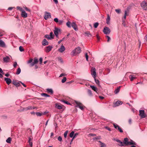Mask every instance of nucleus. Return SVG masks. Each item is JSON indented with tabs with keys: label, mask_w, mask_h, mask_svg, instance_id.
I'll use <instances>...</instances> for the list:
<instances>
[{
	"label": "nucleus",
	"mask_w": 147,
	"mask_h": 147,
	"mask_svg": "<svg viewBox=\"0 0 147 147\" xmlns=\"http://www.w3.org/2000/svg\"><path fill=\"white\" fill-rule=\"evenodd\" d=\"M130 142V143L131 142V143H132L133 144H131L130 145H136V143L135 142H134L132 140H131L130 142Z\"/></svg>",
	"instance_id": "obj_52"
},
{
	"label": "nucleus",
	"mask_w": 147,
	"mask_h": 147,
	"mask_svg": "<svg viewBox=\"0 0 147 147\" xmlns=\"http://www.w3.org/2000/svg\"><path fill=\"white\" fill-rule=\"evenodd\" d=\"M25 9L26 11H30V10L28 9V8H27V7H26L25 8Z\"/></svg>",
	"instance_id": "obj_64"
},
{
	"label": "nucleus",
	"mask_w": 147,
	"mask_h": 147,
	"mask_svg": "<svg viewBox=\"0 0 147 147\" xmlns=\"http://www.w3.org/2000/svg\"><path fill=\"white\" fill-rule=\"evenodd\" d=\"M128 139L126 138L124 139V141H123V144L126 145H128L129 144H133L132 143H130L128 141Z\"/></svg>",
	"instance_id": "obj_11"
},
{
	"label": "nucleus",
	"mask_w": 147,
	"mask_h": 147,
	"mask_svg": "<svg viewBox=\"0 0 147 147\" xmlns=\"http://www.w3.org/2000/svg\"><path fill=\"white\" fill-rule=\"evenodd\" d=\"M19 49L20 51L21 52H22L24 51V49H23V47L21 46H20L19 47Z\"/></svg>",
	"instance_id": "obj_44"
},
{
	"label": "nucleus",
	"mask_w": 147,
	"mask_h": 147,
	"mask_svg": "<svg viewBox=\"0 0 147 147\" xmlns=\"http://www.w3.org/2000/svg\"><path fill=\"white\" fill-rule=\"evenodd\" d=\"M63 22V21H62L59 20V22H58L59 24L61 25L62 24Z\"/></svg>",
	"instance_id": "obj_58"
},
{
	"label": "nucleus",
	"mask_w": 147,
	"mask_h": 147,
	"mask_svg": "<svg viewBox=\"0 0 147 147\" xmlns=\"http://www.w3.org/2000/svg\"><path fill=\"white\" fill-rule=\"evenodd\" d=\"M74 131H72L69 134V136L71 138L73 137H74Z\"/></svg>",
	"instance_id": "obj_38"
},
{
	"label": "nucleus",
	"mask_w": 147,
	"mask_h": 147,
	"mask_svg": "<svg viewBox=\"0 0 147 147\" xmlns=\"http://www.w3.org/2000/svg\"><path fill=\"white\" fill-rule=\"evenodd\" d=\"M110 17L108 14H107V18L106 19V23L107 24H109L110 23Z\"/></svg>",
	"instance_id": "obj_22"
},
{
	"label": "nucleus",
	"mask_w": 147,
	"mask_h": 147,
	"mask_svg": "<svg viewBox=\"0 0 147 147\" xmlns=\"http://www.w3.org/2000/svg\"><path fill=\"white\" fill-rule=\"evenodd\" d=\"M22 16L24 18H26L28 16L27 13L24 10H22L21 13Z\"/></svg>",
	"instance_id": "obj_18"
},
{
	"label": "nucleus",
	"mask_w": 147,
	"mask_h": 147,
	"mask_svg": "<svg viewBox=\"0 0 147 147\" xmlns=\"http://www.w3.org/2000/svg\"><path fill=\"white\" fill-rule=\"evenodd\" d=\"M58 140L60 142H61L62 140V138L61 136H59L57 138Z\"/></svg>",
	"instance_id": "obj_50"
},
{
	"label": "nucleus",
	"mask_w": 147,
	"mask_h": 147,
	"mask_svg": "<svg viewBox=\"0 0 147 147\" xmlns=\"http://www.w3.org/2000/svg\"><path fill=\"white\" fill-rule=\"evenodd\" d=\"M44 37H45V38H47L48 39H49V40H51V38H50V37L49 36V35L48 34L45 35V36Z\"/></svg>",
	"instance_id": "obj_43"
},
{
	"label": "nucleus",
	"mask_w": 147,
	"mask_h": 147,
	"mask_svg": "<svg viewBox=\"0 0 147 147\" xmlns=\"http://www.w3.org/2000/svg\"><path fill=\"white\" fill-rule=\"evenodd\" d=\"M60 31L61 30L60 29H59L57 28H55V29L54 30V34L55 35L57 38H58L59 33V32H60Z\"/></svg>",
	"instance_id": "obj_6"
},
{
	"label": "nucleus",
	"mask_w": 147,
	"mask_h": 147,
	"mask_svg": "<svg viewBox=\"0 0 147 147\" xmlns=\"http://www.w3.org/2000/svg\"><path fill=\"white\" fill-rule=\"evenodd\" d=\"M21 69L19 67L17 69V71L16 72V74L17 75L19 74L21 72Z\"/></svg>",
	"instance_id": "obj_37"
},
{
	"label": "nucleus",
	"mask_w": 147,
	"mask_h": 147,
	"mask_svg": "<svg viewBox=\"0 0 147 147\" xmlns=\"http://www.w3.org/2000/svg\"><path fill=\"white\" fill-rule=\"evenodd\" d=\"M41 96H45V97H50L49 95L45 93H42V94H41Z\"/></svg>",
	"instance_id": "obj_32"
},
{
	"label": "nucleus",
	"mask_w": 147,
	"mask_h": 147,
	"mask_svg": "<svg viewBox=\"0 0 147 147\" xmlns=\"http://www.w3.org/2000/svg\"><path fill=\"white\" fill-rule=\"evenodd\" d=\"M76 107H79L81 110L84 109V105L80 102L77 101H76Z\"/></svg>",
	"instance_id": "obj_5"
},
{
	"label": "nucleus",
	"mask_w": 147,
	"mask_h": 147,
	"mask_svg": "<svg viewBox=\"0 0 147 147\" xmlns=\"http://www.w3.org/2000/svg\"><path fill=\"white\" fill-rule=\"evenodd\" d=\"M58 61L60 63H62L63 62V61L61 57H58Z\"/></svg>",
	"instance_id": "obj_51"
},
{
	"label": "nucleus",
	"mask_w": 147,
	"mask_h": 147,
	"mask_svg": "<svg viewBox=\"0 0 147 147\" xmlns=\"http://www.w3.org/2000/svg\"><path fill=\"white\" fill-rule=\"evenodd\" d=\"M91 75L94 78L96 77V69L95 68L92 67L91 69Z\"/></svg>",
	"instance_id": "obj_7"
},
{
	"label": "nucleus",
	"mask_w": 147,
	"mask_h": 147,
	"mask_svg": "<svg viewBox=\"0 0 147 147\" xmlns=\"http://www.w3.org/2000/svg\"><path fill=\"white\" fill-rule=\"evenodd\" d=\"M4 80L6 81L7 84L9 85L11 82V79L9 78H5Z\"/></svg>",
	"instance_id": "obj_19"
},
{
	"label": "nucleus",
	"mask_w": 147,
	"mask_h": 147,
	"mask_svg": "<svg viewBox=\"0 0 147 147\" xmlns=\"http://www.w3.org/2000/svg\"><path fill=\"white\" fill-rule=\"evenodd\" d=\"M121 103V102L119 101H118L115 102L114 104V105L115 107L118 106L121 104H122V103Z\"/></svg>",
	"instance_id": "obj_26"
},
{
	"label": "nucleus",
	"mask_w": 147,
	"mask_h": 147,
	"mask_svg": "<svg viewBox=\"0 0 147 147\" xmlns=\"http://www.w3.org/2000/svg\"><path fill=\"white\" fill-rule=\"evenodd\" d=\"M33 60V59H31L27 61V63L28 64L30 63L29 65L30 67H31L34 66L35 64H37L38 62V59L36 57L34 58V59L33 62H32Z\"/></svg>",
	"instance_id": "obj_1"
},
{
	"label": "nucleus",
	"mask_w": 147,
	"mask_h": 147,
	"mask_svg": "<svg viewBox=\"0 0 147 147\" xmlns=\"http://www.w3.org/2000/svg\"><path fill=\"white\" fill-rule=\"evenodd\" d=\"M106 37L107 38L108 40H107V42H109L110 41V40H111V38L109 36H106Z\"/></svg>",
	"instance_id": "obj_55"
},
{
	"label": "nucleus",
	"mask_w": 147,
	"mask_h": 147,
	"mask_svg": "<svg viewBox=\"0 0 147 147\" xmlns=\"http://www.w3.org/2000/svg\"><path fill=\"white\" fill-rule=\"evenodd\" d=\"M46 90L47 92L49 93H50L51 94H52L53 93V90L51 89L47 88Z\"/></svg>",
	"instance_id": "obj_31"
},
{
	"label": "nucleus",
	"mask_w": 147,
	"mask_h": 147,
	"mask_svg": "<svg viewBox=\"0 0 147 147\" xmlns=\"http://www.w3.org/2000/svg\"><path fill=\"white\" fill-rule=\"evenodd\" d=\"M68 132V131L67 130L66 131L64 132V137L65 138H67Z\"/></svg>",
	"instance_id": "obj_41"
},
{
	"label": "nucleus",
	"mask_w": 147,
	"mask_h": 147,
	"mask_svg": "<svg viewBox=\"0 0 147 147\" xmlns=\"http://www.w3.org/2000/svg\"><path fill=\"white\" fill-rule=\"evenodd\" d=\"M55 107L58 109H61L62 108V105H59L57 103L55 104Z\"/></svg>",
	"instance_id": "obj_25"
},
{
	"label": "nucleus",
	"mask_w": 147,
	"mask_h": 147,
	"mask_svg": "<svg viewBox=\"0 0 147 147\" xmlns=\"http://www.w3.org/2000/svg\"><path fill=\"white\" fill-rule=\"evenodd\" d=\"M17 65V62H15L13 64V66L14 67H16Z\"/></svg>",
	"instance_id": "obj_62"
},
{
	"label": "nucleus",
	"mask_w": 147,
	"mask_h": 147,
	"mask_svg": "<svg viewBox=\"0 0 147 147\" xmlns=\"http://www.w3.org/2000/svg\"><path fill=\"white\" fill-rule=\"evenodd\" d=\"M85 55L86 60L87 61H88V56L87 53H85Z\"/></svg>",
	"instance_id": "obj_47"
},
{
	"label": "nucleus",
	"mask_w": 147,
	"mask_h": 147,
	"mask_svg": "<svg viewBox=\"0 0 147 147\" xmlns=\"http://www.w3.org/2000/svg\"><path fill=\"white\" fill-rule=\"evenodd\" d=\"M71 26L75 31L78 30L77 26L75 22H73L71 24Z\"/></svg>",
	"instance_id": "obj_14"
},
{
	"label": "nucleus",
	"mask_w": 147,
	"mask_h": 147,
	"mask_svg": "<svg viewBox=\"0 0 147 147\" xmlns=\"http://www.w3.org/2000/svg\"><path fill=\"white\" fill-rule=\"evenodd\" d=\"M65 74H64L63 73H62L61 74H60V75L59 77H61L63 76H65Z\"/></svg>",
	"instance_id": "obj_61"
},
{
	"label": "nucleus",
	"mask_w": 147,
	"mask_h": 147,
	"mask_svg": "<svg viewBox=\"0 0 147 147\" xmlns=\"http://www.w3.org/2000/svg\"><path fill=\"white\" fill-rule=\"evenodd\" d=\"M44 17L45 19L46 20H47L49 18H51V16L50 13L47 11H45Z\"/></svg>",
	"instance_id": "obj_10"
},
{
	"label": "nucleus",
	"mask_w": 147,
	"mask_h": 147,
	"mask_svg": "<svg viewBox=\"0 0 147 147\" xmlns=\"http://www.w3.org/2000/svg\"><path fill=\"white\" fill-rule=\"evenodd\" d=\"M20 82H16V80H13L12 81V83L14 85L16 86V87H18L19 86L20 84Z\"/></svg>",
	"instance_id": "obj_16"
},
{
	"label": "nucleus",
	"mask_w": 147,
	"mask_h": 147,
	"mask_svg": "<svg viewBox=\"0 0 147 147\" xmlns=\"http://www.w3.org/2000/svg\"><path fill=\"white\" fill-rule=\"evenodd\" d=\"M90 87L92 88V89L94 91L96 92H97L98 89L96 87L94 86H90Z\"/></svg>",
	"instance_id": "obj_27"
},
{
	"label": "nucleus",
	"mask_w": 147,
	"mask_h": 147,
	"mask_svg": "<svg viewBox=\"0 0 147 147\" xmlns=\"http://www.w3.org/2000/svg\"><path fill=\"white\" fill-rule=\"evenodd\" d=\"M32 106H29L26 107L22 108V111H27L29 110H32Z\"/></svg>",
	"instance_id": "obj_17"
},
{
	"label": "nucleus",
	"mask_w": 147,
	"mask_h": 147,
	"mask_svg": "<svg viewBox=\"0 0 147 147\" xmlns=\"http://www.w3.org/2000/svg\"><path fill=\"white\" fill-rule=\"evenodd\" d=\"M66 25L67 26L69 27V28H71V23L70 22L68 21L66 23Z\"/></svg>",
	"instance_id": "obj_42"
},
{
	"label": "nucleus",
	"mask_w": 147,
	"mask_h": 147,
	"mask_svg": "<svg viewBox=\"0 0 147 147\" xmlns=\"http://www.w3.org/2000/svg\"><path fill=\"white\" fill-rule=\"evenodd\" d=\"M118 142H119V145L120 146H125L123 144V142H122L120 140L118 141Z\"/></svg>",
	"instance_id": "obj_30"
},
{
	"label": "nucleus",
	"mask_w": 147,
	"mask_h": 147,
	"mask_svg": "<svg viewBox=\"0 0 147 147\" xmlns=\"http://www.w3.org/2000/svg\"><path fill=\"white\" fill-rule=\"evenodd\" d=\"M100 138V137H94L93 138V140H98Z\"/></svg>",
	"instance_id": "obj_54"
},
{
	"label": "nucleus",
	"mask_w": 147,
	"mask_h": 147,
	"mask_svg": "<svg viewBox=\"0 0 147 147\" xmlns=\"http://www.w3.org/2000/svg\"><path fill=\"white\" fill-rule=\"evenodd\" d=\"M49 36L51 39L54 38V35H53V33L52 32H51L50 33Z\"/></svg>",
	"instance_id": "obj_33"
},
{
	"label": "nucleus",
	"mask_w": 147,
	"mask_h": 147,
	"mask_svg": "<svg viewBox=\"0 0 147 147\" xmlns=\"http://www.w3.org/2000/svg\"><path fill=\"white\" fill-rule=\"evenodd\" d=\"M11 138L10 137H9L6 140V142L8 143H11Z\"/></svg>",
	"instance_id": "obj_35"
},
{
	"label": "nucleus",
	"mask_w": 147,
	"mask_h": 147,
	"mask_svg": "<svg viewBox=\"0 0 147 147\" xmlns=\"http://www.w3.org/2000/svg\"><path fill=\"white\" fill-rule=\"evenodd\" d=\"M48 112L46 111L44 112L43 113H42V115H46V114L47 113H48Z\"/></svg>",
	"instance_id": "obj_60"
},
{
	"label": "nucleus",
	"mask_w": 147,
	"mask_h": 147,
	"mask_svg": "<svg viewBox=\"0 0 147 147\" xmlns=\"http://www.w3.org/2000/svg\"><path fill=\"white\" fill-rule=\"evenodd\" d=\"M139 115L141 119L145 118L146 116V115L145 114L144 111V110H139Z\"/></svg>",
	"instance_id": "obj_3"
},
{
	"label": "nucleus",
	"mask_w": 147,
	"mask_h": 147,
	"mask_svg": "<svg viewBox=\"0 0 147 147\" xmlns=\"http://www.w3.org/2000/svg\"><path fill=\"white\" fill-rule=\"evenodd\" d=\"M78 135V133H76L75 134H74V137L75 138Z\"/></svg>",
	"instance_id": "obj_59"
},
{
	"label": "nucleus",
	"mask_w": 147,
	"mask_h": 147,
	"mask_svg": "<svg viewBox=\"0 0 147 147\" xmlns=\"http://www.w3.org/2000/svg\"><path fill=\"white\" fill-rule=\"evenodd\" d=\"M49 44L48 42L45 39H44L42 42V44L44 46H45L48 45Z\"/></svg>",
	"instance_id": "obj_20"
},
{
	"label": "nucleus",
	"mask_w": 147,
	"mask_h": 147,
	"mask_svg": "<svg viewBox=\"0 0 147 147\" xmlns=\"http://www.w3.org/2000/svg\"><path fill=\"white\" fill-rule=\"evenodd\" d=\"M10 60V57L8 56H6L3 58V60L5 62H9Z\"/></svg>",
	"instance_id": "obj_13"
},
{
	"label": "nucleus",
	"mask_w": 147,
	"mask_h": 147,
	"mask_svg": "<svg viewBox=\"0 0 147 147\" xmlns=\"http://www.w3.org/2000/svg\"><path fill=\"white\" fill-rule=\"evenodd\" d=\"M94 79L96 83V84L99 86H100V85L99 84V81L98 80H97L96 79V78H94Z\"/></svg>",
	"instance_id": "obj_29"
},
{
	"label": "nucleus",
	"mask_w": 147,
	"mask_h": 147,
	"mask_svg": "<svg viewBox=\"0 0 147 147\" xmlns=\"http://www.w3.org/2000/svg\"><path fill=\"white\" fill-rule=\"evenodd\" d=\"M103 31L104 33L106 34H109L111 32V30L109 28L106 26L104 28Z\"/></svg>",
	"instance_id": "obj_4"
},
{
	"label": "nucleus",
	"mask_w": 147,
	"mask_h": 147,
	"mask_svg": "<svg viewBox=\"0 0 147 147\" xmlns=\"http://www.w3.org/2000/svg\"><path fill=\"white\" fill-rule=\"evenodd\" d=\"M65 50V47L63 45H62L61 46L60 48L58 49V51L61 53H63Z\"/></svg>",
	"instance_id": "obj_15"
},
{
	"label": "nucleus",
	"mask_w": 147,
	"mask_h": 147,
	"mask_svg": "<svg viewBox=\"0 0 147 147\" xmlns=\"http://www.w3.org/2000/svg\"><path fill=\"white\" fill-rule=\"evenodd\" d=\"M115 11L117 13H120L121 12V10L120 9H116L115 10Z\"/></svg>",
	"instance_id": "obj_45"
},
{
	"label": "nucleus",
	"mask_w": 147,
	"mask_h": 147,
	"mask_svg": "<svg viewBox=\"0 0 147 147\" xmlns=\"http://www.w3.org/2000/svg\"><path fill=\"white\" fill-rule=\"evenodd\" d=\"M141 6L144 9L147 10V3L143 1L141 3Z\"/></svg>",
	"instance_id": "obj_9"
},
{
	"label": "nucleus",
	"mask_w": 147,
	"mask_h": 147,
	"mask_svg": "<svg viewBox=\"0 0 147 147\" xmlns=\"http://www.w3.org/2000/svg\"><path fill=\"white\" fill-rule=\"evenodd\" d=\"M100 147H107L105 143H101Z\"/></svg>",
	"instance_id": "obj_48"
},
{
	"label": "nucleus",
	"mask_w": 147,
	"mask_h": 147,
	"mask_svg": "<svg viewBox=\"0 0 147 147\" xmlns=\"http://www.w3.org/2000/svg\"><path fill=\"white\" fill-rule=\"evenodd\" d=\"M61 101L66 104L70 105V104L68 101H65V100H62Z\"/></svg>",
	"instance_id": "obj_39"
},
{
	"label": "nucleus",
	"mask_w": 147,
	"mask_h": 147,
	"mask_svg": "<svg viewBox=\"0 0 147 147\" xmlns=\"http://www.w3.org/2000/svg\"><path fill=\"white\" fill-rule=\"evenodd\" d=\"M66 80V78L65 77H64L63 79L61 80V82L63 83H64Z\"/></svg>",
	"instance_id": "obj_49"
},
{
	"label": "nucleus",
	"mask_w": 147,
	"mask_h": 147,
	"mask_svg": "<svg viewBox=\"0 0 147 147\" xmlns=\"http://www.w3.org/2000/svg\"><path fill=\"white\" fill-rule=\"evenodd\" d=\"M53 48V46H49L46 47L45 51L46 53H49V52L51 51L52 49Z\"/></svg>",
	"instance_id": "obj_12"
},
{
	"label": "nucleus",
	"mask_w": 147,
	"mask_h": 147,
	"mask_svg": "<svg viewBox=\"0 0 147 147\" xmlns=\"http://www.w3.org/2000/svg\"><path fill=\"white\" fill-rule=\"evenodd\" d=\"M98 25V22L95 23L94 24V27L95 28H96L97 27Z\"/></svg>",
	"instance_id": "obj_46"
},
{
	"label": "nucleus",
	"mask_w": 147,
	"mask_h": 147,
	"mask_svg": "<svg viewBox=\"0 0 147 147\" xmlns=\"http://www.w3.org/2000/svg\"><path fill=\"white\" fill-rule=\"evenodd\" d=\"M54 21L56 22H59V20H58V19L57 18H54Z\"/></svg>",
	"instance_id": "obj_56"
},
{
	"label": "nucleus",
	"mask_w": 147,
	"mask_h": 147,
	"mask_svg": "<svg viewBox=\"0 0 147 147\" xmlns=\"http://www.w3.org/2000/svg\"><path fill=\"white\" fill-rule=\"evenodd\" d=\"M136 78L134 75H130L129 76V78L131 81H132L134 80Z\"/></svg>",
	"instance_id": "obj_28"
},
{
	"label": "nucleus",
	"mask_w": 147,
	"mask_h": 147,
	"mask_svg": "<svg viewBox=\"0 0 147 147\" xmlns=\"http://www.w3.org/2000/svg\"><path fill=\"white\" fill-rule=\"evenodd\" d=\"M105 128L109 131H111V129L110 128L108 127H105Z\"/></svg>",
	"instance_id": "obj_57"
},
{
	"label": "nucleus",
	"mask_w": 147,
	"mask_h": 147,
	"mask_svg": "<svg viewBox=\"0 0 147 147\" xmlns=\"http://www.w3.org/2000/svg\"><path fill=\"white\" fill-rule=\"evenodd\" d=\"M36 114L38 116H41L42 115V113H40V112H36Z\"/></svg>",
	"instance_id": "obj_40"
},
{
	"label": "nucleus",
	"mask_w": 147,
	"mask_h": 147,
	"mask_svg": "<svg viewBox=\"0 0 147 147\" xmlns=\"http://www.w3.org/2000/svg\"><path fill=\"white\" fill-rule=\"evenodd\" d=\"M81 50L80 48L78 47L73 50L71 52V54L73 55H75L80 53Z\"/></svg>",
	"instance_id": "obj_2"
},
{
	"label": "nucleus",
	"mask_w": 147,
	"mask_h": 147,
	"mask_svg": "<svg viewBox=\"0 0 147 147\" xmlns=\"http://www.w3.org/2000/svg\"><path fill=\"white\" fill-rule=\"evenodd\" d=\"M121 87V86H119L117 88L115 89V91H114V93L115 94H117L119 92Z\"/></svg>",
	"instance_id": "obj_21"
},
{
	"label": "nucleus",
	"mask_w": 147,
	"mask_h": 147,
	"mask_svg": "<svg viewBox=\"0 0 147 147\" xmlns=\"http://www.w3.org/2000/svg\"><path fill=\"white\" fill-rule=\"evenodd\" d=\"M97 38V39L98 41H99L100 40V38L99 36H98V34H97L96 35Z\"/></svg>",
	"instance_id": "obj_63"
},
{
	"label": "nucleus",
	"mask_w": 147,
	"mask_h": 147,
	"mask_svg": "<svg viewBox=\"0 0 147 147\" xmlns=\"http://www.w3.org/2000/svg\"><path fill=\"white\" fill-rule=\"evenodd\" d=\"M113 126L115 128L117 129L120 132L122 133L123 131L121 128L116 123H113Z\"/></svg>",
	"instance_id": "obj_8"
},
{
	"label": "nucleus",
	"mask_w": 147,
	"mask_h": 147,
	"mask_svg": "<svg viewBox=\"0 0 147 147\" xmlns=\"http://www.w3.org/2000/svg\"><path fill=\"white\" fill-rule=\"evenodd\" d=\"M0 46L2 47H5V42L3 40H0Z\"/></svg>",
	"instance_id": "obj_24"
},
{
	"label": "nucleus",
	"mask_w": 147,
	"mask_h": 147,
	"mask_svg": "<svg viewBox=\"0 0 147 147\" xmlns=\"http://www.w3.org/2000/svg\"><path fill=\"white\" fill-rule=\"evenodd\" d=\"M88 93L89 96H92V91L90 90L89 89H88Z\"/></svg>",
	"instance_id": "obj_36"
},
{
	"label": "nucleus",
	"mask_w": 147,
	"mask_h": 147,
	"mask_svg": "<svg viewBox=\"0 0 147 147\" xmlns=\"http://www.w3.org/2000/svg\"><path fill=\"white\" fill-rule=\"evenodd\" d=\"M32 138L30 137L29 138L28 142L30 146V147H32Z\"/></svg>",
	"instance_id": "obj_23"
},
{
	"label": "nucleus",
	"mask_w": 147,
	"mask_h": 147,
	"mask_svg": "<svg viewBox=\"0 0 147 147\" xmlns=\"http://www.w3.org/2000/svg\"><path fill=\"white\" fill-rule=\"evenodd\" d=\"M85 34L86 35L85 36H91V34L89 31H87L85 32Z\"/></svg>",
	"instance_id": "obj_34"
},
{
	"label": "nucleus",
	"mask_w": 147,
	"mask_h": 147,
	"mask_svg": "<svg viewBox=\"0 0 147 147\" xmlns=\"http://www.w3.org/2000/svg\"><path fill=\"white\" fill-rule=\"evenodd\" d=\"M40 64H41L42 61V57H40L39 59Z\"/></svg>",
	"instance_id": "obj_53"
}]
</instances>
